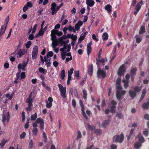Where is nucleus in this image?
Here are the masks:
<instances>
[{
    "label": "nucleus",
    "instance_id": "obj_1",
    "mask_svg": "<svg viewBox=\"0 0 149 149\" xmlns=\"http://www.w3.org/2000/svg\"><path fill=\"white\" fill-rule=\"evenodd\" d=\"M126 93V91L122 89L117 90L116 96L117 99L121 100L123 98V96Z\"/></svg>",
    "mask_w": 149,
    "mask_h": 149
},
{
    "label": "nucleus",
    "instance_id": "obj_2",
    "mask_svg": "<svg viewBox=\"0 0 149 149\" xmlns=\"http://www.w3.org/2000/svg\"><path fill=\"white\" fill-rule=\"evenodd\" d=\"M124 135L122 134H121L120 135H115L113 137V141L116 142H118L119 143H122L124 139Z\"/></svg>",
    "mask_w": 149,
    "mask_h": 149
},
{
    "label": "nucleus",
    "instance_id": "obj_3",
    "mask_svg": "<svg viewBox=\"0 0 149 149\" xmlns=\"http://www.w3.org/2000/svg\"><path fill=\"white\" fill-rule=\"evenodd\" d=\"M59 88V90L60 92L61 96L63 98H65L66 97V88L65 87H63V86L60 84L58 85Z\"/></svg>",
    "mask_w": 149,
    "mask_h": 149
},
{
    "label": "nucleus",
    "instance_id": "obj_4",
    "mask_svg": "<svg viewBox=\"0 0 149 149\" xmlns=\"http://www.w3.org/2000/svg\"><path fill=\"white\" fill-rule=\"evenodd\" d=\"M2 118V121L4 124L5 125L6 123H8L10 118V114L9 112L8 111L5 114H3Z\"/></svg>",
    "mask_w": 149,
    "mask_h": 149
},
{
    "label": "nucleus",
    "instance_id": "obj_5",
    "mask_svg": "<svg viewBox=\"0 0 149 149\" xmlns=\"http://www.w3.org/2000/svg\"><path fill=\"white\" fill-rule=\"evenodd\" d=\"M117 103L114 100H112L111 103L109 106V108L110 109V112L111 113H113L115 111L116 106Z\"/></svg>",
    "mask_w": 149,
    "mask_h": 149
},
{
    "label": "nucleus",
    "instance_id": "obj_6",
    "mask_svg": "<svg viewBox=\"0 0 149 149\" xmlns=\"http://www.w3.org/2000/svg\"><path fill=\"white\" fill-rule=\"evenodd\" d=\"M26 102L28 103V107L26 108L27 110H30L31 109V107L32 105V100L31 98V93L29 95V97L26 100Z\"/></svg>",
    "mask_w": 149,
    "mask_h": 149
},
{
    "label": "nucleus",
    "instance_id": "obj_7",
    "mask_svg": "<svg viewBox=\"0 0 149 149\" xmlns=\"http://www.w3.org/2000/svg\"><path fill=\"white\" fill-rule=\"evenodd\" d=\"M51 9L52 10V15L56 13L59 10L58 6L55 2L53 3L51 5Z\"/></svg>",
    "mask_w": 149,
    "mask_h": 149
},
{
    "label": "nucleus",
    "instance_id": "obj_8",
    "mask_svg": "<svg viewBox=\"0 0 149 149\" xmlns=\"http://www.w3.org/2000/svg\"><path fill=\"white\" fill-rule=\"evenodd\" d=\"M38 47L35 46L33 48L32 53V58L35 59L36 58L38 54Z\"/></svg>",
    "mask_w": 149,
    "mask_h": 149
},
{
    "label": "nucleus",
    "instance_id": "obj_9",
    "mask_svg": "<svg viewBox=\"0 0 149 149\" xmlns=\"http://www.w3.org/2000/svg\"><path fill=\"white\" fill-rule=\"evenodd\" d=\"M36 123L40 124V128L42 131L44 129V122L41 118H38L36 120Z\"/></svg>",
    "mask_w": 149,
    "mask_h": 149
},
{
    "label": "nucleus",
    "instance_id": "obj_10",
    "mask_svg": "<svg viewBox=\"0 0 149 149\" xmlns=\"http://www.w3.org/2000/svg\"><path fill=\"white\" fill-rule=\"evenodd\" d=\"M106 75V72L102 70L99 69L97 71V77L99 78H104Z\"/></svg>",
    "mask_w": 149,
    "mask_h": 149
},
{
    "label": "nucleus",
    "instance_id": "obj_11",
    "mask_svg": "<svg viewBox=\"0 0 149 149\" xmlns=\"http://www.w3.org/2000/svg\"><path fill=\"white\" fill-rule=\"evenodd\" d=\"M125 70L126 69L125 65H122L120 67L119 69L118 72V74L119 76L123 75Z\"/></svg>",
    "mask_w": 149,
    "mask_h": 149
},
{
    "label": "nucleus",
    "instance_id": "obj_12",
    "mask_svg": "<svg viewBox=\"0 0 149 149\" xmlns=\"http://www.w3.org/2000/svg\"><path fill=\"white\" fill-rule=\"evenodd\" d=\"M70 48L71 46L70 45L64 44L63 47L61 48L60 50L61 52L67 53L70 51Z\"/></svg>",
    "mask_w": 149,
    "mask_h": 149
},
{
    "label": "nucleus",
    "instance_id": "obj_13",
    "mask_svg": "<svg viewBox=\"0 0 149 149\" xmlns=\"http://www.w3.org/2000/svg\"><path fill=\"white\" fill-rule=\"evenodd\" d=\"M142 4V2L141 1L137 3L135 8V11L134 13L135 15H136L137 14L138 12L140 10Z\"/></svg>",
    "mask_w": 149,
    "mask_h": 149
},
{
    "label": "nucleus",
    "instance_id": "obj_14",
    "mask_svg": "<svg viewBox=\"0 0 149 149\" xmlns=\"http://www.w3.org/2000/svg\"><path fill=\"white\" fill-rule=\"evenodd\" d=\"M27 65V63L24 61L23 63H19L18 65V69L19 71H20L21 70H22L23 71H25L26 70V67Z\"/></svg>",
    "mask_w": 149,
    "mask_h": 149
},
{
    "label": "nucleus",
    "instance_id": "obj_15",
    "mask_svg": "<svg viewBox=\"0 0 149 149\" xmlns=\"http://www.w3.org/2000/svg\"><path fill=\"white\" fill-rule=\"evenodd\" d=\"M27 52V51L24 49H21L19 50L17 53V57H21L23 55Z\"/></svg>",
    "mask_w": 149,
    "mask_h": 149
},
{
    "label": "nucleus",
    "instance_id": "obj_16",
    "mask_svg": "<svg viewBox=\"0 0 149 149\" xmlns=\"http://www.w3.org/2000/svg\"><path fill=\"white\" fill-rule=\"evenodd\" d=\"M17 79H19L21 80V79H24L25 77V73L24 72H22L21 73V71H19V72L16 74Z\"/></svg>",
    "mask_w": 149,
    "mask_h": 149
},
{
    "label": "nucleus",
    "instance_id": "obj_17",
    "mask_svg": "<svg viewBox=\"0 0 149 149\" xmlns=\"http://www.w3.org/2000/svg\"><path fill=\"white\" fill-rule=\"evenodd\" d=\"M53 101L52 98L49 97L48 98V100L46 101V106L47 108H50L52 106V102Z\"/></svg>",
    "mask_w": 149,
    "mask_h": 149
},
{
    "label": "nucleus",
    "instance_id": "obj_18",
    "mask_svg": "<svg viewBox=\"0 0 149 149\" xmlns=\"http://www.w3.org/2000/svg\"><path fill=\"white\" fill-rule=\"evenodd\" d=\"M63 39H65L67 38H71L72 39L75 40L77 39V37L76 36L74 35L73 34H68L67 36H63L62 37Z\"/></svg>",
    "mask_w": 149,
    "mask_h": 149
},
{
    "label": "nucleus",
    "instance_id": "obj_19",
    "mask_svg": "<svg viewBox=\"0 0 149 149\" xmlns=\"http://www.w3.org/2000/svg\"><path fill=\"white\" fill-rule=\"evenodd\" d=\"M136 138L138 139V142L141 143L145 142V139L141 133L138 134V135L136 136Z\"/></svg>",
    "mask_w": 149,
    "mask_h": 149
},
{
    "label": "nucleus",
    "instance_id": "obj_20",
    "mask_svg": "<svg viewBox=\"0 0 149 149\" xmlns=\"http://www.w3.org/2000/svg\"><path fill=\"white\" fill-rule=\"evenodd\" d=\"M116 90L122 89L121 85V79L120 78H118L116 80Z\"/></svg>",
    "mask_w": 149,
    "mask_h": 149
},
{
    "label": "nucleus",
    "instance_id": "obj_21",
    "mask_svg": "<svg viewBox=\"0 0 149 149\" xmlns=\"http://www.w3.org/2000/svg\"><path fill=\"white\" fill-rule=\"evenodd\" d=\"M92 44V42H90L89 43H88L87 44L86 50L87 54L88 55H89L92 50V48L91 47Z\"/></svg>",
    "mask_w": 149,
    "mask_h": 149
},
{
    "label": "nucleus",
    "instance_id": "obj_22",
    "mask_svg": "<svg viewBox=\"0 0 149 149\" xmlns=\"http://www.w3.org/2000/svg\"><path fill=\"white\" fill-rule=\"evenodd\" d=\"M83 22L81 20L79 21L75 25V29L76 31H78L81 26L83 25Z\"/></svg>",
    "mask_w": 149,
    "mask_h": 149
},
{
    "label": "nucleus",
    "instance_id": "obj_23",
    "mask_svg": "<svg viewBox=\"0 0 149 149\" xmlns=\"http://www.w3.org/2000/svg\"><path fill=\"white\" fill-rule=\"evenodd\" d=\"M86 3L87 6L92 7L95 4V2L93 0H86Z\"/></svg>",
    "mask_w": 149,
    "mask_h": 149
},
{
    "label": "nucleus",
    "instance_id": "obj_24",
    "mask_svg": "<svg viewBox=\"0 0 149 149\" xmlns=\"http://www.w3.org/2000/svg\"><path fill=\"white\" fill-rule=\"evenodd\" d=\"M110 122V120L109 119L105 120L103 122L102 126L103 128H105L109 124Z\"/></svg>",
    "mask_w": 149,
    "mask_h": 149
},
{
    "label": "nucleus",
    "instance_id": "obj_25",
    "mask_svg": "<svg viewBox=\"0 0 149 149\" xmlns=\"http://www.w3.org/2000/svg\"><path fill=\"white\" fill-rule=\"evenodd\" d=\"M93 71V66L92 64H91L88 67V74L90 76L92 75Z\"/></svg>",
    "mask_w": 149,
    "mask_h": 149
},
{
    "label": "nucleus",
    "instance_id": "obj_26",
    "mask_svg": "<svg viewBox=\"0 0 149 149\" xmlns=\"http://www.w3.org/2000/svg\"><path fill=\"white\" fill-rule=\"evenodd\" d=\"M6 26L3 25L0 30V36L4 34L6 29Z\"/></svg>",
    "mask_w": 149,
    "mask_h": 149
},
{
    "label": "nucleus",
    "instance_id": "obj_27",
    "mask_svg": "<svg viewBox=\"0 0 149 149\" xmlns=\"http://www.w3.org/2000/svg\"><path fill=\"white\" fill-rule=\"evenodd\" d=\"M142 144L139 142H136L134 145V148L135 149H140V148L142 146Z\"/></svg>",
    "mask_w": 149,
    "mask_h": 149
},
{
    "label": "nucleus",
    "instance_id": "obj_28",
    "mask_svg": "<svg viewBox=\"0 0 149 149\" xmlns=\"http://www.w3.org/2000/svg\"><path fill=\"white\" fill-rule=\"evenodd\" d=\"M37 26V24H36L34 26L33 29H32V27H31L29 31L28 34H29L31 31V33L32 34L34 33L36 31Z\"/></svg>",
    "mask_w": 149,
    "mask_h": 149
},
{
    "label": "nucleus",
    "instance_id": "obj_29",
    "mask_svg": "<svg viewBox=\"0 0 149 149\" xmlns=\"http://www.w3.org/2000/svg\"><path fill=\"white\" fill-rule=\"evenodd\" d=\"M59 43V42L57 40H56L52 41V45L53 48H55L56 46L58 45Z\"/></svg>",
    "mask_w": 149,
    "mask_h": 149
},
{
    "label": "nucleus",
    "instance_id": "obj_30",
    "mask_svg": "<svg viewBox=\"0 0 149 149\" xmlns=\"http://www.w3.org/2000/svg\"><path fill=\"white\" fill-rule=\"evenodd\" d=\"M136 93L134 91H132L131 90H130L129 91V93L130 96L132 98H134L136 95Z\"/></svg>",
    "mask_w": 149,
    "mask_h": 149
},
{
    "label": "nucleus",
    "instance_id": "obj_31",
    "mask_svg": "<svg viewBox=\"0 0 149 149\" xmlns=\"http://www.w3.org/2000/svg\"><path fill=\"white\" fill-rule=\"evenodd\" d=\"M14 92H12L11 94L9 93H7L5 95V96L8 98L9 100H11L13 97V96L14 95Z\"/></svg>",
    "mask_w": 149,
    "mask_h": 149
},
{
    "label": "nucleus",
    "instance_id": "obj_32",
    "mask_svg": "<svg viewBox=\"0 0 149 149\" xmlns=\"http://www.w3.org/2000/svg\"><path fill=\"white\" fill-rule=\"evenodd\" d=\"M128 81H126L124 79L123 80V82L124 84L123 86L125 88H126L129 86Z\"/></svg>",
    "mask_w": 149,
    "mask_h": 149
},
{
    "label": "nucleus",
    "instance_id": "obj_33",
    "mask_svg": "<svg viewBox=\"0 0 149 149\" xmlns=\"http://www.w3.org/2000/svg\"><path fill=\"white\" fill-rule=\"evenodd\" d=\"M44 31L43 30V29L41 28L39 31L37 35L36 36V38L39 36H43Z\"/></svg>",
    "mask_w": 149,
    "mask_h": 149
},
{
    "label": "nucleus",
    "instance_id": "obj_34",
    "mask_svg": "<svg viewBox=\"0 0 149 149\" xmlns=\"http://www.w3.org/2000/svg\"><path fill=\"white\" fill-rule=\"evenodd\" d=\"M137 70V69L135 68L131 69L130 72V75H135Z\"/></svg>",
    "mask_w": 149,
    "mask_h": 149
},
{
    "label": "nucleus",
    "instance_id": "obj_35",
    "mask_svg": "<svg viewBox=\"0 0 149 149\" xmlns=\"http://www.w3.org/2000/svg\"><path fill=\"white\" fill-rule=\"evenodd\" d=\"M102 37L103 40H107L108 39V35L107 33H104L103 34Z\"/></svg>",
    "mask_w": 149,
    "mask_h": 149
},
{
    "label": "nucleus",
    "instance_id": "obj_36",
    "mask_svg": "<svg viewBox=\"0 0 149 149\" xmlns=\"http://www.w3.org/2000/svg\"><path fill=\"white\" fill-rule=\"evenodd\" d=\"M82 92L83 97V98L84 99H86L87 96V93L86 91L84 89H83L82 90Z\"/></svg>",
    "mask_w": 149,
    "mask_h": 149
},
{
    "label": "nucleus",
    "instance_id": "obj_37",
    "mask_svg": "<svg viewBox=\"0 0 149 149\" xmlns=\"http://www.w3.org/2000/svg\"><path fill=\"white\" fill-rule=\"evenodd\" d=\"M149 130L147 128H145L143 132V134L146 136H148Z\"/></svg>",
    "mask_w": 149,
    "mask_h": 149
},
{
    "label": "nucleus",
    "instance_id": "obj_38",
    "mask_svg": "<svg viewBox=\"0 0 149 149\" xmlns=\"http://www.w3.org/2000/svg\"><path fill=\"white\" fill-rule=\"evenodd\" d=\"M111 6L109 4H108L105 7V9L107 10L109 12L111 11Z\"/></svg>",
    "mask_w": 149,
    "mask_h": 149
},
{
    "label": "nucleus",
    "instance_id": "obj_39",
    "mask_svg": "<svg viewBox=\"0 0 149 149\" xmlns=\"http://www.w3.org/2000/svg\"><path fill=\"white\" fill-rule=\"evenodd\" d=\"M146 93V90L145 89H143L142 91V93L141 95V98L140 100V101H141L143 99V98L145 96Z\"/></svg>",
    "mask_w": 149,
    "mask_h": 149
},
{
    "label": "nucleus",
    "instance_id": "obj_40",
    "mask_svg": "<svg viewBox=\"0 0 149 149\" xmlns=\"http://www.w3.org/2000/svg\"><path fill=\"white\" fill-rule=\"evenodd\" d=\"M32 132L33 134L35 136H36L38 132V129L37 128H33Z\"/></svg>",
    "mask_w": 149,
    "mask_h": 149
},
{
    "label": "nucleus",
    "instance_id": "obj_41",
    "mask_svg": "<svg viewBox=\"0 0 149 149\" xmlns=\"http://www.w3.org/2000/svg\"><path fill=\"white\" fill-rule=\"evenodd\" d=\"M143 109H147L149 107V102H148L147 103H144L142 106Z\"/></svg>",
    "mask_w": 149,
    "mask_h": 149
},
{
    "label": "nucleus",
    "instance_id": "obj_42",
    "mask_svg": "<svg viewBox=\"0 0 149 149\" xmlns=\"http://www.w3.org/2000/svg\"><path fill=\"white\" fill-rule=\"evenodd\" d=\"M37 118V114L36 113H35L33 115H32L31 116V120H35Z\"/></svg>",
    "mask_w": 149,
    "mask_h": 149
},
{
    "label": "nucleus",
    "instance_id": "obj_43",
    "mask_svg": "<svg viewBox=\"0 0 149 149\" xmlns=\"http://www.w3.org/2000/svg\"><path fill=\"white\" fill-rule=\"evenodd\" d=\"M81 137V132L79 131H78L77 132V136L76 138V140H78L80 139Z\"/></svg>",
    "mask_w": 149,
    "mask_h": 149
},
{
    "label": "nucleus",
    "instance_id": "obj_44",
    "mask_svg": "<svg viewBox=\"0 0 149 149\" xmlns=\"http://www.w3.org/2000/svg\"><path fill=\"white\" fill-rule=\"evenodd\" d=\"M142 86H141L140 87H136L134 88V91L136 93L139 92V91H140L141 90V88H142Z\"/></svg>",
    "mask_w": 149,
    "mask_h": 149
},
{
    "label": "nucleus",
    "instance_id": "obj_45",
    "mask_svg": "<svg viewBox=\"0 0 149 149\" xmlns=\"http://www.w3.org/2000/svg\"><path fill=\"white\" fill-rule=\"evenodd\" d=\"M68 30L69 31H70V32L73 31L74 33H75L76 32V30H75L74 27L71 26H70L68 27Z\"/></svg>",
    "mask_w": 149,
    "mask_h": 149
},
{
    "label": "nucleus",
    "instance_id": "obj_46",
    "mask_svg": "<svg viewBox=\"0 0 149 149\" xmlns=\"http://www.w3.org/2000/svg\"><path fill=\"white\" fill-rule=\"evenodd\" d=\"M66 53L64 52H62L61 54L62 58L63 60H64L66 58Z\"/></svg>",
    "mask_w": 149,
    "mask_h": 149
},
{
    "label": "nucleus",
    "instance_id": "obj_47",
    "mask_svg": "<svg viewBox=\"0 0 149 149\" xmlns=\"http://www.w3.org/2000/svg\"><path fill=\"white\" fill-rule=\"evenodd\" d=\"M39 70L40 72L42 73L43 74H45L46 73L47 71L45 69L42 68H39Z\"/></svg>",
    "mask_w": 149,
    "mask_h": 149
},
{
    "label": "nucleus",
    "instance_id": "obj_48",
    "mask_svg": "<svg viewBox=\"0 0 149 149\" xmlns=\"http://www.w3.org/2000/svg\"><path fill=\"white\" fill-rule=\"evenodd\" d=\"M61 77L62 79L63 80L65 77V71L64 70H62L61 71Z\"/></svg>",
    "mask_w": 149,
    "mask_h": 149
},
{
    "label": "nucleus",
    "instance_id": "obj_49",
    "mask_svg": "<svg viewBox=\"0 0 149 149\" xmlns=\"http://www.w3.org/2000/svg\"><path fill=\"white\" fill-rule=\"evenodd\" d=\"M7 142V140H5L3 139L1 141V142L0 143V146L1 147H3L6 143Z\"/></svg>",
    "mask_w": 149,
    "mask_h": 149
},
{
    "label": "nucleus",
    "instance_id": "obj_50",
    "mask_svg": "<svg viewBox=\"0 0 149 149\" xmlns=\"http://www.w3.org/2000/svg\"><path fill=\"white\" fill-rule=\"evenodd\" d=\"M105 62V60L104 59L102 58L101 59H100L99 60V61H97V62L96 63L97 65H98V64H99V63L100 62L101 63H102L103 64V65H104V64H103V63Z\"/></svg>",
    "mask_w": 149,
    "mask_h": 149
},
{
    "label": "nucleus",
    "instance_id": "obj_51",
    "mask_svg": "<svg viewBox=\"0 0 149 149\" xmlns=\"http://www.w3.org/2000/svg\"><path fill=\"white\" fill-rule=\"evenodd\" d=\"M29 119H28L27 120L26 122L24 125V128L26 129H27L29 127Z\"/></svg>",
    "mask_w": 149,
    "mask_h": 149
},
{
    "label": "nucleus",
    "instance_id": "obj_52",
    "mask_svg": "<svg viewBox=\"0 0 149 149\" xmlns=\"http://www.w3.org/2000/svg\"><path fill=\"white\" fill-rule=\"evenodd\" d=\"M34 147V143L33 142V141L31 140L29 143V147L30 148H33Z\"/></svg>",
    "mask_w": 149,
    "mask_h": 149
},
{
    "label": "nucleus",
    "instance_id": "obj_53",
    "mask_svg": "<svg viewBox=\"0 0 149 149\" xmlns=\"http://www.w3.org/2000/svg\"><path fill=\"white\" fill-rule=\"evenodd\" d=\"M31 44V42L30 41H28L26 43V47L27 48H29L30 47Z\"/></svg>",
    "mask_w": 149,
    "mask_h": 149
},
{
    "label": "nucleus",
    "instance_id": "obj_54",
    "mask_svg": "<svg viewBox=\"0 0 149 149\" xmlns=\"http://www.w3.org/2000/svg\"><path fill=\"white\" fill-rule=\"evenodd\" d=\"M92 38L93 40L96 42L98 41L99 40L98 38L96 37L95 35L94 34H93L92 35Z\"/></svg>",
    "mask_w": 149,
    "mask_h": 149
},
{
    "label": "nucleus",
    "instance_id": "obj_55",
    "mask_svg": "<svg viewBox=\"0 0 149 149\" xmlns=\"http://www.w3.org/2000/svg\"><path fill=\"white\" fill-rule=\"evenodd\" d=\"M79 104L81 108V110L83 111L84 110V107L83 105V102L81 100H79Z\"/></svg>",
    "mask_w": 149,
    "mask_h": 149
},
{
    "label": "nucleus",
    "instance_id": "obj_56",
    "mask_svg": "<svg viewBox=\"0 0 149 149\" xmlns=\"http://www.w3.org/2000/svg\"><path fill=\"white\" fill-rule=\"evenodd\" d=\"M145 31V28L144 27L142 26L140 30L139 31L140 34H141L144 32Z\"/></svg>",
    "mask_w": 149,
    "mask_h": 149
},
{
    "label": "nucleus",
    "instance_id": "obj_57",
    "mask_svg": "<svg viewBox=\"0 0 149 149\" xmlns=\"http://www.w3.org/2000/svg\"><path fill=\"white\" fill-rule=\"evenodd\" d=\"M44 61L45 62H49L50 61V59L49 58V57L47 55L44 57Z\"/></svg>",
    "mask_w": 149,
    "mask_h": 149
},
{
    "label": "nucleus",
    "instance_id": "obj_58",
    "mask_svg": "<svg viewBox=\"0 0 149 149\" xmlns=\"http://www.w3.org/2000/svg\"><path fill=\"white\" fill-rule=\"evenodd\" d=\"M95 133L97 135H100L102 133V131L100 129H98L95 131Z\"/></svg>",
    "mask_w": 149,
    "mask_h": 149
},
{
    "label": "nucleus",
    "instance_id": "obj_59",
    "mask_svg": "<svg viewBox=\"0 0 149 149\" xmlns=\"http://www.w3.org/2000/svg\"><path fill=\"white\" fill-rule=\"evenodd\" d=\"M88 127L89 130L92 131L94 130L95 129V127L93 126L90 125H88Z\"/></svg>",
    "mask_w": 149,
    "mask_h": 149
},
{
    "label": "nucleus",
    "instance_id": "obj_60",
    "mask_svg": "<svg viewBox=\"0 0 149 149\" xmlns=\"http://www.w3.org/2000/svg\"><path fill=\"white\" fill-rule=\"evenodd\" d=\"M54 54V53L52 51H50L47 54V56L48 57H51Z\"/></svg>",
    "mask_w": 149,
    "mask_h": 149
},
{
    "label": "nucleus",
    "instance_id": "obj_61",
    "mask_svg": "<svg viewBox=\"0 0 149 149\" xmlns=\"http://www.w3.org/2000/svg\"><path fill=\"white\" fill-rule=\"evenodd\" d=\"M71 93L73 96L74 95L76 97H77L78 95V93L77 92V90H74V93Z\"/></svg>",
    "mask_w": 149,
    "mask_h": 149
},
{
    "label": "nucleus",
    "instance_id": "obj_62",
    "mask_svg": "<svg viewBox=\"0 0 149 149\" xmlns=\"http://www.w3.org/2000/svg\"><path fill=\"white\" fill-rule=\"evenodd\" d=\"M22 121L24 122L25 119V112L24 111H22Z\"/></svg>",
    "mask_w": 149,
    "mask_h": 149
},
{
    "label": "nucleus",
    "instance_id": "obj_63",
    "mask_svg": "<svg viewBox=\"0 0 149 149\" xmlns=\"http://www.w3.org/2000/svg\"><path fill=\"white\" fill-rule=\"evenodd\" d=\"M53 64L55 68H56L58 65L59 63L56 61H54L53 62Z\"/></svg>",
    "mask_w": 149,
    "mask_h": 149
},
{
    "label": "nucleus",
    "instance_id": "obj_64",
    "mask_svg": "<svg viewBox=\"0 0 149 149\" xmlns=\"http://www.w3.org/2000/svg\"><path fill=\"white\" fill-rule=\"evenodd\" d=\"M75 73L74 75L77 77H79V72L78 70H76L74 71Z\"/></svg>",
    "mask_w": 149,
    "mask_h": 149
}]
</instances>
